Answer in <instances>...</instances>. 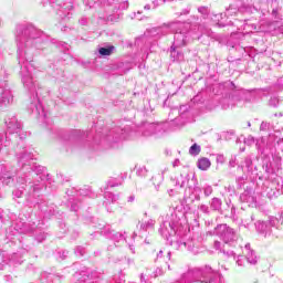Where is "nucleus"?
I'll return each instance as SVG.
<instances>
[{"label":"nucleus","instance_id":"5701e85b","mask_svg":"<svg viewBox=\"0 0 283 283\" xmlns=\"http://www.w3.org/2000/svg\"><path fill=\"white\" fill-rule=\"evenodd\" d=\"M244 165L248 174H253V160L250 157L244 158Z\"/></svg>","mask_w":283,"mask_h":283},{"label":"nucleus","instance_id":"ea45409f","mask_svg":"<svg viewBox=\"0 0 283 283\" xmlns=\"http://www.w3.org/2000/svg\"><path fill=\"white\" fill-rule=\"evenodd\" d=\"M85 6V10H92V8H94V6H96V2L91 1V2H84Z\"/></svg>","mask_w":283,"mask_h":283},{"label":"nucleus","instance_id":"37998d69","mask_svg":"<svg viewBox=\"0 0 283 283\" xmlns=\"http://www.w3.org/2000/svg\"><path fill=\"white\" fill-rule=\"evenodd\" d=\"M276 85L279 90H283V76L277 80Z\"/></svg>","mask_w":283,"mask_h":283},{"label":"nucleus","instance_id":"9d476101","mask_svg":"<svg viewBox=\"0 0 283 283\" xmlns=\"http://www.w3.org/2000/svg\"><path fill=\"white\" fill-rule=\"evenodd\" d=\"M172 182L175 187L178 189H182V187H186V185L189 182V174H180L177 177L172 179Z\"/></svg>","mask_w":283,"mask_h":283},{"label":"nucleus","instance_id":"aec40b11","mask_svg":"<svg viewBox=\"0 0 283 283\" xmlns=\"http://www.w3.org/2000/svg\"><path fill=\"white\" fill-rule=\"evenodd\" d=\"M213 247L217 251L223 252V254L227 255L228 258L235 255V253H233V251H227L224 249H220V247H222V243H220V241H214Z\"/></svg>","mask_w":283,"mask_h":283},{"label":"nucleus","instance_id":"72a5a7b5","mask_svg":"<svg viewBox=\"0 0 283 283\" xmlns=\"http://www.w3.org/2000/svg\"><path fill=\"white\" fill-rule=\"evenodd\" d=\"M158 3L150 1L149 3L144 6V10H156Z\"/></svg>","mask_w":283,"mask_h":283},{"label":"nucleus","instance_id":"e433bc0d","mask_svg":"<svg viewBox=\"0 0 283 283\" xmlns=\"http://www.w3.org/2000/svg\"><path fill=\"white\" fill-rule=\"evenodd\" d=\"M253 143H255V137L249 135L245 139H244V144L248 146L253 145Z\"/></svg>","mask_w":283,"mask_h":283},{"label":"nucleus","instance_id":"7c9ffc66","mask_svg":"<svg viewBox=\"0 0 283 283\" xmlns=\"http://www.w3.org/2000/svg\"><path fill=\"white\" fill-rule=\"evenodd\" d=\"M94 273H92V274H87V275H83V280L81 281L82 283H92L93 281L92 280H94Z\"/></svg>","mask_w":283,"mask_h":283},{"label":"nucleus","instance_id":"f8f14e48","mask_svg":"<svg viewBox=\"0 0 283 283\" xmlns=\"http://www.w3.org/2000/svg\"><path fill=\"white\" fill-rule=\"evenodd\" d=\"M23 185H25V178L18 177L17 182H15L17 189L13 190V198H21V196H23V189H25V187H23Z\"/></svg>","mask_w":283,"mask_h":283},{"label":"nucleus","instance_id":"603ef678","mask_svg":"<svg viewBox=\"0 0 283 283\" xmlns=\"http://www.w3.org/2000/svg\"><path fill=\"white\" fill-rule=\"evenodd\" d=\"M272 14H273V17H277V9H273Z\"/></svg>","mask_w":283,"mask_h":283},{"label":"nucleus","instance_id":"a19ab883","mask_svg":"<svg viewBox=\"0 0 283 283\" xmlns=\"http://www.w3.org/2000/svg\"><path fill=\"white\" fill-rule=\"evenodd\" d=\"M237 264H238V266H244V258L238 256Z\"/></svg>","mask_w":283,"mask_h":283},{"label":"nucleus","instance_id":"7ed1b4c3","mask_svg":"<svg viewBox=\"0 0 283 283\" xmlns=\"http://www.w3.org/2000/svg\"><path fill=\"white\" fill-rule=\"evenodd\" d=\"M4 147H10V136H14V134L21 136V132H23V124H21L14 115L10 114L4 117Z\"/></svg>","mask_w":283,"mask_h":283},{"label":"nucleus","instance_id":"de8ad7c7","mask_svg":"<svg viewBox=\"0 0 283 283\" xmlns=\"http://www.w3.org/2000/svg\"><path fill=\"white\" fill-rule=\"evenodd\" d=\"M105 196L112 198V202H116V196L112 195L111 192H107Z\"/></svg>","mask_w":283,"mask_h":283},{"label":"nucleus","instance_id":"a878e982","mask_svg":"<svg viewBox=\"0 0 283 283\" xmlns=\"http://www.w3.org/2000/svg\"><path fill=\"white\" fill-rule=\"evenodd\" d=\"M136 175L144 178L145 176H147V167L145 166H139L136 168Z\"/></svg>","mask_w":283,"mask_h":283},{"label":"nucleus","instance_id":"f3484780","mask_svg":"<svg viewBox=\"0 0 283 283\" xmlns=\"http://www.w3.org/2000/svg\"><path fill=\"white\" fill-rule=\"evenodd\" d=\"M271 146H269V143L266 142V138L261 137L256 139V148L259 151H264L265 149H269Z\"/></svg>","mask_w":283,"mask_h":283},{"label":"nucleus","instance_id":"a18cd8bd","mask_svg":"<svg viewBox=\"0 0 283 283\" xmlns=\"http://www.w3.org/2000/svg\"><path fill=\"white\" fill-rule=\"evenodd\" d=\"M229 165H230V167H235V165H237V159H235V157H231V159H230V161H229Z\"/></svg>","mask_w":283,"mask_h":283},{"label":"nucleus","instance_id":"3c124183","mask_svg":"<svg viewBox=\"0 0 283 283\" xmlns=\"http://www.w3.org/2000/svg\"><path fill=\"white\" fill-rule=\"evenodd\" d=\"M140 282H142V283H148V282L145 280V274H142V275H140Z\"/></svg>","mask_w":283,"mask_h":283},{"label":"nucleus","instance_id":"dca6fc26","mask_svg":"<svg viewBox=\"0 0 283 283\" xmlns=\"http://www.w3.org/2000/svg\"><path fill=\"white\" fill-rule=\"evenodd\" d=\"M197 167H198V169H201V171H207V169H209V167H211V160H209V158H207V157H203L198 160Z\"/></svg>","mask_w":283,"mask_h":283},{"label":"nucleus","instance_id":"338daca9","mask_svg":"<svg viewBox=\"0 0 283 283\" xmlns=\"http://www.w3.org/2000/svg\"><path fill=\"white\" fill-rule=\"evenodd\" d=\"M168 258H171V252H168Z\"/></svg>","mask_w":283,"mask_h":283},{"label":"nucleus","instance_id":"8fccbe9b","mask_svg":"<svg viewBox=\"0 0 283 283\" xmlns=\"http://www.w3.org/2000/svg\"><path fill=\"white\" fill-rule=\"evenodd\" d=\"M134 200H136V197L134 195L128 197V202H134Z\"/></svg>","mask_w":283,"mask_h":283},{"label":"nucleus","instance_id":"4be33fe9","mask_svg":"<svg viewBox=\"0 0 283 283\" xmlns=\"http://www.w3.org/2000/svg\"><path fill=\"white\" fill-rule=\"evenodd\" d=\"M108 234L111 235L112 240H114L115 242H123V240H125V235L120 232H112L108 230Z\"/></svg>","mask_w":283,"mask_h":283},{"label":"nucleus","instance_id":"58836bf2","mask_svg":"<svg viewBox=\"0 0 283 283\" xmlns=\"http://www.w3.org/2000/svg\"><path fill=\"white\" fill-rule=\"evenodd\" d=\"M253 216H251L250 218H245L242 220V223L244 224V227H249L251 224V222H253Z\"/></svg>","mask_w":283,"mask_h":283},{"label":"nucleus","instance_id":"f03ea898","mask_svg":"<svg viewBox=\"0 0 283 283\" xmlns=\"http://www.w3.org/2000/svg\"><path fill=\"white\" fill-rule=\"evenodd\" d=\"M163 30L175 31L174 43L175 48H184L189 41V24L182 22H170L168 25L164 27Z\"/></svg>","mask_w":283,"mask_h":283},{"label":"nucleus","instance_id":"a211bd4d","mask_svg":"<svg viewBox=\"0 0 283 283\" xmlns=\"http://www.w3.org/2000/svg\"><path fill=\"white\" fill-rule=\"evenodd\" d=\"M242 202H255V198L253 197V193L251 190H245L241 196H240Z\"/></svg>","mask_w":283,"mask_h":283},{"label":"nucleus","instance_id":"bf43d9fd","mask_svg":"<svg viewBox=\"0 0 283 283\" xmlns=\"http://www.w3.org/2000/svg\"><path fill=\"white\" fill-rule=\"evenodd\" d=\"M132 253H134V245H129Z\"/></svg>","mask_w":283,"mask_h":283},{"label":"nucleus","instance_id":"bb28decb","mask_svg":"<svg viewBox=\"0 0 283 283\" xmlns=\"http://www.w3.org/2000/svg\"><path fill=\"white\" fill-rule=\"evenodd\" d=\"M35 107V112L39 114V116H43V118H45V111L43 109V105H41V103H38L34 105Z\"/></svg>","mask_w":283,"mask_h":283},{"label":"nucleus","instance_id":"0e129e2a","mask_svg":"<svg viewBox=\"0 0 283 283\" xmlns=\"http://www.w3.org/2000/svg\"><path fill=\"white\" fill-rule=\"evenodd\" d=\"M67 8V10H72V6H69V7H66Z\"/></svg>","mask_w":283,"mask_h":283},{"label":"nucleus","instance_id":"4c0bfd02","mask_svg":"<svg viewBox=\"0 0 283 283\" xmlns=\"http://www.w3.org/2000/svg\"><path fill=\"white\" fill-rule=\"evenodd\" d=\"M269 127H271V124L266 123V122H262L260 125V130L261 132H268Z\"/></svg>","mask_w":283,"mask_h":283},{"label":"nucleus","instance_id":"6e6d98bb","mask_svg":"<svg viewBox=\"0 0 283 283\" xmlns=\"http://www.w3.org/2000/svg\"><path fill=\"white\" fill-rule=\"evenodd\" d=\"M242 180H244V177H239V178L237 179V182H242Z\"/></svg>","mask_w":283,"mask_h":283},{"label":"nucleus","instance_id":"c9c22d12","mask_svg":"<svg viewBox=\"0 0 283 283\" xmlns=\"http://www.w3.org/2000/svg\"><path fill=\"white\" fill-rule=\"evenodd\" d=\"M198 12H200V14H203V17H209V8L207 7H199Z\"/></svg>","mask_w":283,"mask_h":283},{"label":"nucleus","instance_id":"680f3d73","mask_svg":"<svg viewBox=\"0 0 283 283\" xmlns=\"http://www.w3.org/2000/svg\"><path fill=\"white\" fill-rule=\"evenodd\" d=\"M178 163H180L178 159H177V160H175V163H174V167H176V165H178Z\"/></svg>","mask_w":283,"mask_h":283},{"label":"nucleus","instance_id":"1a4fd4ad","mask_svg":"<svg viewBox=\"0 0 283 283\" xmlns=\"http://www.w3.org/2000/svg\"><path fill=\"white\" fill-rule=\"evenodd\" d=\"M163 127L158 124H149L146 123L143 126V135L144 136H153V134H158Z\"/></svg>","mask_w":283,"mask_h":283},{"label":"nucleus","instance_id":"69168bd1","mask_svg":"<svg viewBox=\"0 0 283 283\" xmlns=\"http://www.w3.org/2000/svg\"><path fill=\"white\" fill-rule=\"evenodd\" d=\"M248 127H251V122H248Z\"/></svg>","mask_w":283,"mask_h":283},{"label":"nucleus","instance_id":"c85d7f7f","mask_svg":"<svg viewBox=\"0 0 283 283\" xmlns=\"http://www.w3.org/2000/svg\"><path fill=\"white\" fill-rule=\"evenodd\" d=\"M10 262L12 263V264H21V256L18 254V253H15V254H12V256H11V259H10Z\"/></svg>","mask_w":283,"mask_h":283},{"label":"nucleus","instance_id":"09e8293b","mask_svg":"<svg viewBox=\"0 0 283 283\" xmlns=\"http://www.w3.org/2000/svg\"><path fill=\"white\" fill-rule=\"evenodd\" d=\"M33 171H35L36 174H41V172H43V167H41V166H39L38 168L35 167L33 169Z\"/></svg>","mask_w":283,"mask_h":283},{"label":"nucleus","instance_id":"4468645a","mask_svg":"<svg viewBox=\"0 0 283 283\" xmlns=\"http://www.w3.org/2000/svg\"><path fill=\"white\" fill-rule=\"evenodd\" d=\"M210 209L211 211H218V213L222 212V199L214 197L210 200Z\"/></svg>","mask_w":283,"mask_h":283},{"label":"nucleus","instance_id":"6ab92c4d","mask_svg":"<svg viewBox=\"0 0 283 283\" xmlns=\"http://www.w3.org/2000/svg\"><path fill=\"white\" fill-rule=\"evenodd\" d=\"M155 224H156V221L154 219H149L148 221L142 222L139 224V229L142 231H147L148 229H154Z\"/></svg>","mask_w":283,"mask_h":283},{"label":"nucleus","instance_id":"c756f323","mask_svg":"<svg viewBox=\"0 0 283 283\" xmlns=\"http://www.w3.org/2000/svg\"><path fill=\"white\" fill-rule=\"evenodd\" d=\"M185 112H189L188 105L180 106V108H179L180 116L178 118H176V120H180V118H182V116H185Z\"/></svg>","mask_w":283,"mask_h":283},{"label":"nucleus","instance_id":"b1692460","mask_svg":"<svg viewBox=\"0 0 283 283\" xmlns=\"http://www.w3.org/2000/svg\"><path fill=\"white\" fill-rule=\"evenodd\" d=\"M11 182H14V179L12 178V175L10 172L2 175V184L3 185H10Z\"/></svg>","mask_w":283,"mask_h":283},{"label":"nucleus","instance_id":"79ce46f5","mask_svg":"<svg viewBox=\"0 0 283 283\" xmlns=\"http://www.w3.org/2000/svg\"><path fill=\"white\" fill-rule=\"evenodd\" d=\"M217 163H220V165H223V163H224V155H217Z\"/></svg>","mask_w":283,"mask_h":283},{"label":"nucleus","instance_id":"052dcab7","mask_svg":"<svg viewBox=\"0 0 283 283\" xmlns=\"http://www.w3.org/2000/svg\"><path fill=\"white\" fill-rule=\"evenodd\" d=\"M9 74L7 71H4V78H8Z\"/></svg>","mask_w":283,"mask_h":283},{"label":"nucleus","instance_id":"ddd939ff","mask_svg":"<svg viewBox=\"0 0 283 283\" xmlns=\"http://www.w3.org/2000/svg\"><path fill=\"white\" fill-rule=\"evenodd\" d=\"M256 231L262 235H269L271 233V226L264 221H258L255 223Z\"/></svg>","mask_w":283,"mask_h":283},{"label":"nucleus","instance_id":"2eb2a0df","mask_svg":"<svg viewBox=\"0 0 283 283\" xmlns=\"http://www.w3.org/2000/svg\"><path fill=\"white\" fill-rule=\"evenodd\" d=\"M178 48H180V46H175L174 44L170 48V56H171L172 61H182V59H185L182 53L180 51H178Z\"/></svg>","mask_w":283,"mask_h":283},{"label":"nucleus","instance_id":"774afa93","mask_svg":"<svg viewBox=\"0 0 283 283\" xmlns=\"http://www.w3.org/2000/svg\"><path fill=\"white\" fill-rule=\"evenodd\" d=\"M181 125H185V120H184V122H181Z\"/></svg>","mask_w":283,"mask_h":283},{"label":"nucleus","instance_id":"39448f33","mask_svg":"<svg viewBox=\"0 0 283 283\" xmlns=\"http://www.w3.org/2000/svg\"><path fill=\"white\" fill-rule=\"evenodd\" d=\"M217 233L221 240H223L224 244H231V242H235L238 240V235L232 228L227 224H220L217 227Z\"/></svg>","mask_w":283,"mask_h":283},{"label":"nucleus","instance_id":"9b49d317","mask_svg":"<svg viewBox=\"0 0 283 283\" xmlns=\"http://www.w3.org/2000/svg\"><path fill=\"white\" fill-rule=\"evenodd\" d=\"M244 253L249 264H258V255H255V251L251 250V244H245Z\"/></svg>","mask_w":283,"mask_h":283},{"label":"nucleus","instance_id":"0eeeda50","mask_svg":"<svg viewBox=\"0 0 283 283\" xmlns=\"http://www.w3.org/2000/svg\"><path fill=\"white\" fill-rule=\"evenodd\" d=\"M34 160V155H32L31 151H28L24 149L19 155V165H22V167H32V161Z\"/></svg>","mask_w":283,"mask_h":283},{"label":"nucleus","instance_id":"864d4df0","mask_svg":"<svg viewBox=\"0 0 283 283\" xmlns=\"http://www.w3.org/2000/svg\"><path fill=\"white\" fill-rule=\"evenodd\" d=\"M156 274H157V275H163V270L158 269V270L156 271Z\"/></svg>","mask_w":283,"mask_h":283},{"label":"nucleus","instance_id":"e2e57ef3","mask_svg":"<svg viewBox=\"0 0 283 283\" xmlns=\"http://www.w3.org/2000/svg\"><path fill=\"white\" fill-rule=\"evenodd\" d=\"M184 14H189V10H186V11L184 12Z\"/></svg>","mask_w":283,"mask_h":283},{"label":"nucleus","instance_id":"f257e3e1","mask_svg":"<svg viewBox=\"0 0 283 283\" xmlns=\"http://www.w3.org/2000/svg\"><path fill=\"white\" fill-rule=\"evenodd\" d=\"M41 36H43V32L32 24H18L15 28L18 61L21 67L22 83L29 92H35L36 96H39V91H36L34 77L30 72V64L34 61V50L41 49L40 43L43 41Z\"/></svg>","mask_w":283,"mask_h":283},{"label":"nucleus","instance_id":"423d86ee","mask_svg":"<svg viewBox=\"0 0 283 283\" xmlns=\"http://www.w3.org/2000/svg\"><path fill=\"white\" fill-rule=\"evenodd\" d=\"M14 102V96L12 95V91L10 90V86H8V81H4V84H2V94H1V105H12Z\"/></svg>","mask_w":283,"mask_h":283},{"label":"nucleus","instance_id":"49530a36","mask_svg":"<svg viewBox=\"0 0 283 283\" xmlns=\"http://www.w3.org/2000/svg\"><path fill=\"white\" fill-rule=\"evenodd\" d=\"M226 87H229L230 90H235V84L233 82L226 83Z\"/></svg>","mask_w":283,"mask_h":283},{"label":"nucleus","instance_id":"f704fd0d","mask_svg":"<svg viewBox=\"0 0 283 283\" xmlns=\"http://www.w3.org/2000/svg\"><path fill=\"white\" fill-rule=\"evenodd\" d=\"M203 193H205L206 198H209V196H211V193H213V188L211 186H205Z\"/></svg>","mask_w":283,"mask_h":283},{"label":"nucleus","instance_id":"412c9836","mask_svg":"<svg viewBox=\"0 0 283 283\" xmlns=\"http://www.w3.org/2000/svg\"><path fill=\"white\" fill-rule=\"evenodd\" d=\"M114 50H115L114 45H111L108 48H99L98 52L101 56H109L112 55V52H114Z\"/></svg>","mask_w":283,"mask_h":283},{"label":"nucleus","instance_id":"4d7b16f0","mask_svg":"<svg viewBox=\"0 0 283 283\" xmlns=\"http://www.w3.org/2000/svg\"><path fill=\"white\" fill-rule=\"evenodd\" d=\"M36 190H39V187H38V185H34L33 186V191H36Z\"/></svg>","mask_w":283,"mask_h":283},{"label":"nucleus","instance_id":"20e7f679","mask_svg":"<svg viewBox=\"0 0 283 283\" xmlns=\"http://www.w3.org/2000/svg\"><path fill=\"white\" fill-rule=\"evenodd\" d=\"M178 222H180V219H178L176 213H171V216L166 217V220L159 228L160 235L166 238V240H169L171 235H176L178 231Z\"/></svg>","mask_w":283,"mask_h":283},{"label":"nucleus","instance_id":"cd10ccee","mask_svg":"<svg viewBox=\"0 0 283 283\" xmlns=\"http://www.w3.org/2000/svg\"><path fill=\"white\" fill-rule=\"evenodd\" d=\"M199 211H201V213H206V216H209V213H211V209H209V206L201 203L200 206H198Z\"/></svg>","mask_w":283,"mask_h":283},{"label":"nucleus","instance_id":"473e14b6","mask_svg":"<svg viewBox=\"0 0 283 283\" xmlns=\"http://www.w3.org/2000/svg\"><path fill=\"white\" fill-rule=\"evenodd\" d=\"M270 107H277L280 105V99L277 97H271L269 101Z\"/></svg>","mask_w":283,"mask_h":283},{"label":"nucleus","instance_id":"2f4dec72","mask_svg":"<svg viewBox=\"0 0 283 283\" xmlns=\"http://www.w3.org/2000/svg\"><path fill=\"white\" fill-rule=\"evenodd\" d=\"M269 227H277L280 224V219L275 218V217H271L269 219Z\"/></svg>","mask_w":283,"mask_h":283},{"label":"nucleus","instance_id":"13d9d810","mask_svg":"<svg viewBox=\"0 0 283 283\" xmlns=\"http://www.w3.org/2000/svg\"><path fill=\"white\" fill-rule=\"evenodd\" d=\"M195 199L200 200V195H196Z\"/></svg>","mask_w":283,"mask_h":283},{"label":"nucleus","instance_id":"c03bdc74","mask_svg":"<svg viewBox=\"0 0 283 283\" xmlns=\"http://www.w3.org/2000/svg\"><path fill=\"white\" fill-rule=\"evenodd\" d=\"M78 23H80V25H85V24L87 23V18L82 17V18L78 20Z\"/></svg>","mask_w":283,"mask_h":283},{"label":"nucleus","instance_id":"393cba45","mask_svg":"<svg viewBox=\"0 0 283 283\" xmlns=\"http://www.w3.org/2000/svg\"><path fill=\"white\" fill-rule=\"evenodd\" d=\"M200 151H201V148H200V145H198V144H193L189 149L190 156H198V154H200Z\"/></svg>","mask_w":283,"mask_h":283},{"label":"nucleus","instance_id":"6e6552de","mask_svg":"<svg viewBox=\"0 0 283 283\" xmlns=\"http://www.w3.org/2000/svg\"><path fill=\"white\" fill-rule=\"evenodd\" d=\"M212 273H208L202 283H224V277L219 271L211 269Z\"/></svg>","mask_w":283,"mask_h":283},{"label":"nucleus","instance_id":"5fc2aeb1","mask_svg":"<svg viewBox=\"0 0 283 283\" xmlns=\"http://www.w3.org/2000/svg\"><path fill=\"white\" fill-rule=\"evenodd\" d=\"M71 209H72V211H77L78 210V208L76 206H72Z\"/></svg>","mask_w":283,"mask_h":283}]
</instances>
